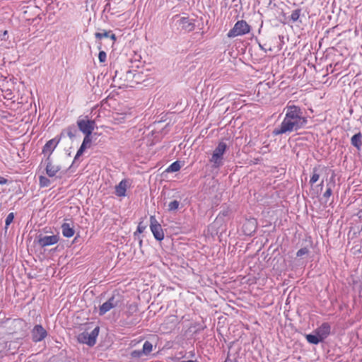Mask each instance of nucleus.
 I'll list each match as a JSON object with an SVG mask.
<instances>
[{
  "label": "nucleus",
  "mask_w": 362,
  "mask_h": 362,
  "mask_svg": "<svg viewBox=\"0 0 362 362\" xmlns=\"http://www.w3.org/2000/svg\"><path fill=\"white\" fill-rule=\"evenodd\" d=\"M284 110V119L281 125L273 130L274 136L297 132L304 128L308 123L307 117L304 116L303 110L299 106L288 103Z\"/></svg>",
  "instance_id": "1"
},
{
  "label": "nucleus",
  "mask_w": 362,
  "mask_h": 362,
  "mask_svg": "<svg viewBox=\"0 0 362 362\" xmlns=\"http://www.w3.org/2000/svg\"><path fill=\"white\" fill-rule=\"evenodd\" d=\"M122 303V296L119 293H113L112 296L99 308V315L103 316L112 308L119 307Z\"/></svg>",
  "instance_id": "2"
},
{
  "label": "nucleus",
  "mask_w": 362,
  "mask_h": 362,
  "mask_svg": "<svg viewBox=\"0 0 362 362\" xmlns=\"http://www.w3.org/2000/svg\"><path fill=\"white\" fill-rule=\"evenodd\" d=\"M5 323L10 334L25 332L27 330V322L22 318H7Z\"/></svg>",
  "instance_id": "3"
},
{
  "label": "nucleus",
  "mask_w": 362,
  "mask_h": 362,
  "mask_svg": "<svg viewBox=\"0 0 362 362\" xmlns=\"http://www.w3.org/2000/svg\"><path fill=\"white\" fill-rule=\"evenodd\" d=\"M100 327H95L90 333L83 332L77 337V340L81 344H87L92 347L96 344V339L99 334Z\"/></svg>",
  "instance_id": "4"
},
{
  "label": "nucleus",
  "mask_w": 362,
  "mask_h": 362,
  "mask_svg": "<svg viewBox=\"0 0 362 362\" xmlns=\"http://www.w3.org/2000/svg\"><path fill=\"white\" fill-rule=\"evenodd\" d=\"M250 31V26L245 21L241 20L236 22L234 27L229 30L227 36L230 38H233L239 35H245Z\"/></svg>",
  "instance_id": "5"
},
{
  "label": "nucleus",
  "mask_w": 362,
  "mask_h": 362,
  "mask_svg": "<svg viewBox=\"0 0 362 362\" xmlns=\"http://www.w3.org/2000/svg\"><path fill=\"white\" fill-rule=\"evenodd\" d=\"M228 148L227 144L225 142L221 141L216 147L212 154L210 161L214 163V165L216 168H218L222 165L223 156Z\"/></svg>",
  "instance_id": "6"
},
{
  "label": "nucleus",
  "mask_w": 362,
  "mask_h": 362,
  "mask_svg": "<svg viewBox=\"0 0 362 362\" xmlns=\"http://www.w3.org/2000/svg\"><path fill=\"white\" fill-rule=\"evenodd\" d=\"M77 126L78 129L84 134H92L93 130L96 127L95 121L89 119L88 116L77 120Z\"/></svg>",
  "instance_id": "7"
},
{
  "label": "nucleus",
  "mask_w": 362,
  "mask_h": 362,
  "mask_svg": "<svg viewBox=\"0 0 362 362\" xmlns=\"http://www.w3.org/2000/svg\"><path fill=\"white\" fill-rule=\"evenodd\" d=\"M59 240V237L57 235H43L42 234H40L36 237L35 242H36L40 247H45L57 243Z\"/></svg>",
  "instance_id": "8"
},
{
  "label": "nucleus",
  "mask_w": 362,
  "mask_h": 362,
  "mask_svg": "<svg viewBox=\"0 0 362 362\" xmlns=\"http://www.w3.org/2000/svg\"><path fill=\"white\" fill-rule=\"evenodd\" d=\"M150 228L156 240L161 241L164 239L162 226L154 216H151L150 217Z\"/></svg>",
  "instance_id": "9"
},
{
  "label": "nucleus",
  "mask_w": 362,
  "mask_h": 362,
  "mask_svg": "<svg viewBox=\"0 0 362 362\" xmlns=\"http://www.w3.org/2000/svg\"><path fill=\"white\" fill-rule=\"evenodd\" d=\"M47 335V330L41 325H35L31 330V339L34 343L42 341Z\"/></svg>",
  "instance_id": "10"
},
{
  "label": "nucleus",
  "mask_w": 362,
  "mask_h": 362,
  "mask_svg": "<svg viewBox=\"0 0 362 362\" xmlns=\"http://www.w3.org/2000/svg\"><path fill=\"white\" fill-rule=\"evenodd\" d=\"M194 21V20L189 19V17H182L177 21L182 30H184L187 33L194 30L195 24Z\"/></svg>",
  "instance_id": "11"
},
{
  "label": "nucleus",
  "mask_w": 362,
  "mask_h": 362,
  "mask_svg": "<svg viewBox=\"0 0 362 362\" xmlns=\"http://www.w3.org/2000/svg\"><path fill=\"white\" fill-rule=\"evenodd\" d=\"M257 229V221L255 219L247 220L243 225V231L245 235L252 236Z\"/></svg>",
  "instance_id": "12"
},
{
  "label": "nucleus",
  "mask_w": 362,
  "mask_h": 362,
  "mask_svg": "<svg viewBox=\"0 0 362 362\" xmlns=\"http://www.w3.org/2000/svg\"><path fill=\"white\" fill-rule=\"evenodd\" d=\"M63 135H64V134H63V132H62L59 138L55 137V138L47 141L45 145L43 146L42 153L44 154H46L47 153H52L54 151V148L58 145V144L59 143L61 138H62V136H63Z\"/></svg>",
  "instance_id": "13"
},
{
  "label": "nucleus",
  "mask_w": 362,
  "mask_h": 362,
  "mask_svg": "<svg viewBox=\"0 0 362 362\" xmlns=\"http://www.w3.org/2000/svg\"><path fill=\"white\" fill-rule=\"evenodd\" d=\"M331 327L328 322H323L314 332L317 333L319 337L324 341L330 334Z\"/></svg>",
  "instance_id": "14"
},
{
  "label": "nucleus",
  "mask_w": 362,
  "mask_h": 362,
  "mask_svg": "<svg viewBox=\"0 0 362 362\" xmlns=\"http://www.w3.org/2000/svg\"><path fill=\"white\" fill-rule=\"evenodd\" d=\"M128 180H122L119 182V183L115 186V194L119 197H125L126 196V192L127 188L128 187Z\"/></svg>",
  "instance_id": "15"
},
{
  "label": "nucleus",
  "mask_w": 362,
  "mask_h": 362,
  "mask_svg": "<svg viewBox=\"0 0 362 362\" xmlns=\"http://www.w3.org/2000/svg\"><path fill=\"white\" fill-rule=\"evenodd\" d=\"M62 234L66 238H71L74 235V229L71 226L70 223H64L62 226Z\"/></svg>",
  "instance_id": "16"
},
{
  "label": "nucleus",
  "mask_w": 362,
  "mask_h": 362,
  "mask_svg": "<svg viewBox=\"0 0 362 362\" xmlns=\"http://www.w3.org/2000/svg\"><path fill=\"white\" fill-rule=\"evenodd\" d=\"M351 144L356 148L358 150H361L362 146V134L359 132L355 134L351 139Z\"/></svg>",
  "instance_id": "17"
},
{
  "label": "nucleus",
  "mask_w": 362,
  "mask_h": 362,
  "mask_svg": "<svg viewBox=\"0 0 362 362\" xmlns=\"http://www.w3.org/2000/svg\"><path fill=\"white\" fill-rule=\"evenodd\" d=\"M302 10L303 9L301 8H297L293 10L289 17V21L291 23H302V21L300 19V17L302 15Z\"/></svg>",
  "instance_id": "18"
},
{
  "label": "nucleus",
  "mask_w": 362,
  "mask_h": 362,
  "mask_svg": "<svg viewBox=\"0 0 362 362\" xmlns=\"http://www.w3.org/2000/svg\"><path fill=\"white\" fill-rule=\"evenodd\" d=\"M60 169L59 166L53 165L52 163H47L45 168L46 173L50 177H54Z\"/></svg>",
  "instance_id": "19"
},
{
  "label": "nucleus",
  "mask_w": 362,
  "mask_h": 362,
  "mask_svg": "<svg viewBox=\"0 0 362 362\" xmlns=\"http://www.w3.org/2000/svg\"><path fill=\"white\" fill-rule=\"evenodd\" d=\"M305 338L311 344H318L320 342H322V339L319 337L317 333L314 332V334H308L305 335Z\"/></svg>",
  "instance_id": "20"
},
{
  "label": "nucleus",
  "mask_w": 362,
  "mask_h": 362,
  "mask_svg": "<svg viewBox=\"0 0 362 362\" xmlns=\"http://www.w3.org/2000/svg\"><path fill=\"white\" fill-rule=\"evenodd\" d=\"M180 206V202L177 200H173L168 204L167 211L170 213L177 211Z\"/></svg>",
  "instance_id": "21"
},
{
  "label": "nucleus",
  "mask_w": 362,
  "mask_h": 362,
  "mask_svg": "<svg viewBox=\"0 0 362 362\" xmlns=\"http://www.w3.org/2000/svg\"><path fill=\"white\" fill-rule=\"evenodd\" d=\"M181 168L180 162L176 160L171 163L169 167L166 169V172L168 173H175L180 170Z\"/></svg>",
  "instance_id": "22"
},
{
  "label": "nucleus",
  "mask_w": 362,
  "mask_h": 362,
  "mask_svg": "<svg viewBox=\"0 0 362 362\" xmlns=\"http://www.w3.org/2000/svg\"><path fill=\"white\" fill-rule=\"evenodd\" d=\"M66 132L67 133V136L71 139H73L74 137H76V136L78 133V129H76V127L74 125H71V126H69L66 129Z\"/></svg>",
  "instance_id": "23"
},
{
  "label": "nucleus",
  "mask_w": 362,
  "mask_h": 362,
  "mask_svg": "<svg viewBox=\"0 0 362 362\" xmlns=\"http://www.w3.org/2000/svg\"><path fill=\"white\" fill-rule=\"evenodd\" d=\"M153 350V345L149 341H146L143 345V349H141V352L144 353V355H148Z\"/></svg>",
  "instance_id": "24"
},
{
  "label": "nucleus",
  "mask_w": 362,
  "mask_h": 362,
  "mask_svg": "<svg viewBox=\"0 0 362 362\" xmlns=\"http://www.w3.org/2000/svg\"><path fill=\"white\" fill-rule=\"evenodd\" d=\"M50 180L47 177L40 175L39 177V184L41 187H46L50 185Z\"/></svg>",
  "instance_id": "25"
},
{
  "label": "nucleus",
  "mask_w": 362,
  "mask_h": 362,
  "mask_svg": "<svg viewBox=\"0 0 362 362\" xmlns=\"http://www.w3.org/2000/svg\"><path fill=\"white\" fill-rule=\"evenodd\" d=\"M317 170H318V169L317 168H313V175L310 179V184L311 185L315 184L319 180L320 175L317 173Z\"/></svg>",
  "instance_id": "26"
},
{
  "label": "nucleus",
  "mask_w": 362,
  "mask_h": 362,
  "mask_svg": "<svg viewBox=\"0 0 362 362\" xmlns=\"http://www.w3.org/2000/svg\"><path fill=\"white\" fill-rule=\"evenodd\" d=\"M111 33H112V30H103V33H99V32L95 33V38H97L98 40H101L103 37L108 38L109 35H110V34Z\"/></svg>",
  "instance_id": "27"
},
{
  "label": "nucleus",
  "mask_w": 362,
  "mask_h": 362,
  "mask_svg": "<svg viewBox=\"0 0 362 362\" xmlns=\"http://www.w3.org/2000/svg\"><path fill=\"white\" fill-rule=\"evenodd\" d=\"M230 212V210L229 209L228 206H225L223 207V209L219 212L218 216H217V219L218 218H223V217H226L229 215Z\"/></svg>",
  "instance_id": "28"
},
{
  "label": "nucleus",
  "mask_w": 362,
  "mask_h": 362,
  "mask_svg": "<svg viewBox=\"0 0 362 362\" xmlns=\"http://www.w3.org/2000/svg\"><path fill=\"white\" fill-rule=\"evenodd\" d=\"M14 218V214L13 212L9 213L5 221V229L6 230L8 226L13 222Z\"/></svg>",
  "instance_id": "29"
},
{
  "label": "nucleus",
  "mask_w": 362,
  "mask_h": 362,
  "mask_svg": "<svg viewBox=\"0 0 362 362\" xmlns=\"http://www.w3.org/2000/svg\"><path fill=\"white\" fill-rule=\"evenodd\" d=\"M91 135L92 134H86V135H85L83 141L81 145H83V146H86L87 148L88 145H90L91 144V141H92Z\"/></svg>",
  "instance_id": "30"
},
{
  "label": "nucleus",
  "mask_w": 362,
  "mask_h": 362,
  "mask_svg": "<svg viewBox=\"0 0 362 362\" xmlns=\"http://www.w3.org/2000/svg\"><path fill=\"white\" fill-rule=\"evenodd\" d=\"M143 355L144 354L141 352V350H133L130 354V356L132 358H139Z\"/></svg>",
  "instance_id": "31"
},
{
  "label": "nucleus",
  "mask_w": 362,
  "mask_h": 362,
  "mask_svg": "<svg viewBox=\"0 0 362 362\" xmlns=\"http://www.w3.org/2000/svg\"><path fill=\"white\" fill-rule=\"evenodd\" d=\"M145 229H146V226H144L141 222H140L137 226L136 230L134 233V235L136 236V235H137V234L142 233Z\"/></svg>",
  "instance_id": "32"
},
{
  "label": "nucleus",
  "mask_w": 362,
  "mask_h": 362,
  "mask_svg": "<svg viewBox=\"0 0 362 362\" xmlns=\"http://www.w3.org/2000/svg\"><path fill=\"white\" fill-rule=\"evenodd\" d=\"M107 54L105 51L100 50L98 54V59L100 63H104L106 61Z\"/></svg>",
  "instance_id": "33"
},
{
  "label": "nucleus",
  "mask_w": 362,
  "mask_h": 362,
  "mask_svg": "<svg viewBox=\"0 0 362 362\" xmlns=\"http://www.w3.org/2000/svg\"><path fill=\"white\" fill-rule=\"evenodd\" d=\"M309 252V250L307 247H302L298 250L296 253L297 257H302L305 255H308Z\"/></svg>",
  "instance_id": "34"
},
{
  "label": "nucleus",
  "mask_w": 362,
  "mask_h": 362,
  "mask_svg": "<svg viewBox=\"0 0 362 362\" xmlns=\"http://www.w3.org/2000/svg\"><path fill=\"white\" fill-rule=\"evenodd\" d=\"M332 194V189L330 186L328 185L327 189L323 194V197L325 198L329 197Z\"/></svg>",
  "instance_id": "35"
},
{
  "label": "nucleus",
  "mask_w": 362,
  "mask_h": 362,
  "mask_svg": "<svg viewBox=\"0 0 362 362\" xmlns=\"http://www.w3.org/2000/svg\"><path fill=\"white\" fill-rule=\"evenodd\" d=\"M86 147L83 146V145H81L80 148H78L77 153L78 154V156H81L83 152L85 151Z\"/></svg>",
  "instance_id": "36"
},
{
  "label": "nucleus",
  "mask_w": 362,
  "mask_h": 362,
  "mask_svg": "<svg viewBox=\"0 0 362 362\" xmlns=\"http://www.w3.org/2000/svg\"><path fill=\"white\" fill-rule=\"evenodd\" d=\"M8 182V180L0 176V185H5Z\"/></svg>",
  "instance_id": "37"
},
{
  "label": "nucleus",
  "mask_w": 362,
  "mask_h": 362,
  "mask_svg": "<svg viewBox=\"0 0 362 362\" xmlns=\"http://www.w3.org/2000/svg\"><path fill=\"white\" fill-rule=\"evenodd\" d=\"M109 37L113 41L112 44L117 40V37H116L115 34L112 33V32L110 34Z\"/></svg>",
  "instance_id": "38"
},
{
  "label": "nucleus",
  "mask_w": 362,
  "mask_h": 362,
  "mask_svg": "<svg viewBox=\"0 0 362 362\" xmlns=\"http://www.w3.org/2000/svg\"><path fill=\"white\" fill-rule=\"evenodd\" d=\"M51 154L50 153H48V156L47 157V158L45 159V163H46V165L47 163H52V160H51Z\"/></svg>",
  "instance_id": "39"
},
{
  "label": "nucleus",
  "mask_w": 362,
  "mask_h": 362,
  "mask_svg": "<svg viewBox=\"0 0 362 362\" xmlns=\"http://www.w3.org/2000/svg\"><path fill=\"white\" fill-rule=\"evenodd\" d=\"M110 9V3H107L105 6V8H104V11H109Z\"/></svg>",
  "instance_id": "40"
},
{
  "label": "nucleus",
  "mask_w": 362,
  "mask_h": 362,
  "mask_svg": "<svg viewBox=\"0 0 362 362\" xmlns=\"http://www.w3.org/2000/svg\"><path fill=\"white\" fill-rule=\"evenodd\" d=\"M81 156H78V153H76L75 157H74V161L71 164V166L74 165V164L76 162V160L78 159V158L80 157Z\"/></svg>",
  "instance_id": "41"
},
{
  "label": "nucleus",
  "mask_w": 362,
  "mask_h": 362,
  "mask_svg": "<svg viewBox=\"0 0 362 362\" xmlns=\"http://www.w3.org/2000/svg\"><path fill=\"white\" fill-rule=\"evenodd\" d=\"M102 48V43L100 42H98V49L100 50Z\"/></svg>",
  "instance_id": "42"
},
{
  "label": "nucleus",
  "mask_w": 362,
  "mask_h": 362,
  "mask_svg": "<svg viewBox=\"0 0 362 362\" xmlns=\"http://www.w3.org/2000/svg\"><path fill=\"white\" fill-rule=\"evenodd\" d=\"M130 74H132V71H130V70L127 71V76L128 77V76H129V75H130Z\"/></svg>",
  "instance_id": "43"
},
{
  "label": "nucleus",
  "mask_w": 362,
  "mask_h": 362,
  "mask_svg": "<svg viewBox=\"0 0 362 362\" xmlns=\"http://www.w3.org/2000/svg\"><path fill=\"white\" fill-rule=\"evenodd\" d=\"M139 245H140V246H141V245H142V240L141 239L139 240Z\"/></svg>",
  "instance_id": "44"
},
{
  "label": "nucleus",
  "mask_w": 362,
  "mask_h": 362,
  "mask_svg": "<svg viewBox=\"0 0 362 362\" xmlns=\"http://www.w3.org/2000/svg\"><path fill=\"white\" fill-rule=\"evenodd\" d=\"M322 183H323V181H322V182L320 183V186H322Z\"/></svg>",
  "instance_id": "45"
}]
</instances>
